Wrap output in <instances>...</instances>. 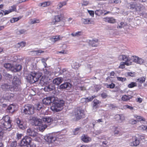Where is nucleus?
<instances>
[{
  "mask_svg": "<svg viewBox=\"0 0 147 147\" xmlns=\"http://www.w3.org/2000/svg\"><path fill=\"white\" fill-rule=\"evenodd\" d=\"M54 102H53L51 109L55 112L61 111L63 108L64 102L62 100L55 97Z\"/></svg>",
  "mask_w": 147,
  "mask_h": 147,
  "instance_id": "obj_1",
  "label": "nucleus"
},
{
  "mask_svg": "<svg viewBox=\"0 0 147 147\" xmlns=\"http://www.w3.org/2000/svg\"><path fill=\"white\" fill-rule=\"evenodd\" d=\"M32 139L29 136H26L24 137L19 143V146L21 147H35V145L32 144Z\"/></svg>",
  "mask_w": 147,
  "mask_h": 147,
  "instance_id": "obj_2",
  "label": "nucleus"
},
{
  "mask_svg": "<svg viewBox=\"0 0 147 147\" xmlns=\"http://www.w3.org/2000/svg\"><path fill=\"white\" fill-rule=\"evenodd\" d=\"M39 74L35 72H32L26 76L27 81L30 83H34L39 79Z\"/></svg>",
  "mask_w": 147,
  "mask_h": 147,
  "instance_id": "obj_3",
  "label": "nucleus"
},
{
  "mask_svg": "<svg viewBox=\"0 0 147 147\" xmlns=\"http://www.w3.org/2000/svg\"><path fill=\"white\" fill-rule=\"evenodd\" d=\"M12 84H13V90L15 91H19L21 90V80L19 78L16 76H15L12 80Z\"/></svg>",
  "mask_w": 147,
  "mask_h": 147,
  "instance_id": "obj_4",
  "label": "nucleus"
},
{
  "mask_svg": "<svg viewBox=\"0 0 147 147\" xmlns=\"http://www.w3.org/2000/svg\"><path fill=\"white\" fill-rule=\"evenodd\" d=\"M24 113L26 115H32L34 113V107L30 104H27L24 107Z\"/></svg>",
  "mask_w": 147,
  "mask_h": 147,
  "instance_id": "obj_5",
  "label": "nucleus"
},
{
  "mask_svg": "<svg viewBox=\"0 0 147 147\" xmlns=\"http://www.w3.org/2000/svg\"><path fill=\"white\" fill-rule=\"evenodd\" d=\"M15 121L20 129L24 130L27 127V122L26 121H21L18 118H16Z\"/></svg>",
  "mask_w": 147,
  "mask_h": 147,
  "instance_id": "obj_6",
  "label": "nucleus"
},
{
  "mask_svg": "<svg viewBox=\"0 0 147 147\" xmlns=\"http://www.w3.org/2000/svg\"><path fill=\"white\" fill-rule=\"evenodd\" d=\"M73 116L75 117L74 118V120H78L82 118L84 116L83 112L81 110L78 109L75 111L73 114Z\"/></svg>",
  "mask_w": 147,
  "mask_h": 147,
  "instance_id": "obj_7",
  "label": "nucleus"
},
{
  "mask_svg": "<svg viewBox=\"0 0 147 147\" xmlns=\"http://www.w3.org/2000/svg\"><path fill=\"white\" fill-rule=\"evenodd\" d=\"M51 80V77L49 76H42L40 79L39 83L42 86H45Z\"/></svg>",
  "mask_w": 147,
  "mask_h": 147,
  "instance_id": "obj_8",
  "label": "nucleus"
},
{
  "mask_svg": "<svg viewBox=\"0 0 147 147\" xmlns=\"http://www.w3.org/2000/svg\"><path fill=\"white\" fill-rule=\"evenodd\" d=\"M44 89L45 91L47 92L55 90L56 92V94H58L59 92V90H56L55 86L53 83H51L47 85L45 87Z\"/></svg>",
  "mask_w": 147,
  "mask_h": 147,
  "instance_id": "obj_9",
  "label": "nucleus"
},
{
  "mask_svg": "<svg viewBox=\"0 0 147 147\" xmlns=\"http://www.w3.org/2000/svg\"><path fill=\"white\" fill-rule=\"evenodd\" d=\"M55 97L51 96L45 98L42 100V102L43 104L45 105H50L51 103H52L53 102H54Z\"/></svg>",
  "mask_w": 147,
  "mask_h": 147,
  "instance_id": "obj_10",
  "label": "nucleus"
},
{
  "mask_svg": "<svg viewBox=\"0 0 147 147\" xmlns=\"http://www.w3.org/2000/svg\"><path fill=\"white\" fill-rule=\"evenodd\" d=\"M27 134L33 138H35L38 136V133L36 129H29L27 130Z\"/></svg>",
  "mask_w": 147,
  "mask_h": 147,
  "instance_id": "obj_11",
  "label": "nucleus"
},
{
  "mask_svg": "<svg viewBox=\"0 0 147 147\" xmlns=\"http://www.w3.org/2000/svg\"><path fill=\"white\" fill-rule=\"evenodd\" d=\"M11 123V121L7 122H3L2 121H1L2 126L4 130L10 131L12 129Z\"/></svg>",
  "mask_w": 147,
  "mask_h": 147,
  "instance_id": "obj_12",
  "label": "nucleus"
},
{
  "mask_svg": "<svg viewBox=\"0 0 147 147\" xmlns=\"http://www.w3.org/2000/svg\"><path fill=\"white\" fill-rule=\"evenodd\" d=\"M44 139L49 143H53L55 141L56 138L54 137L52 134H49L45 137Z\"/></svg>",
  "mask_w": 147,
  "mask_h": 147,
  "instance_id": "obj_13",
  "label": "nucleus"
},
{
  "mask_svg": "<svg viewBox=\"0 0 147 147\" xmlns=\"http://www.w3.org/2000/svg\"><path fill=\"white\" fill-rule=\"evenodd\" d=\"M22 68V67L21 65L17 64L14 66L11 65L10 70L12 72H16L20 71Z\"/></svg>",
  "mask_w": 147,
  "mask_h": 147,
  "instance_id": "obj_14",
  "label": "nucleus"
},
{
  "mask_svg": "<svg viewBox=\"0 0 147 147\" xmlns=\"http://www.w3.org/2000/svg\"><path fill=\"white\" fill-rule=\"evenodd\" d=\"M71 84L69 83L68 82H65L61 84L59 86L60 89H69L71 87Z\"/></svg>",
  "mask_w": 147,
  "mask_h": 147,
  "instance_id": "obj_15",
  "label": "nucleus"
},
{
  "mask_svg": "<svg viewBox=\"0 0 147 147\" xmlns=\"http://www.w3.org/2000/svg\"><path fill=\"white\" fill-rule=\"evenodd\" d=\"M42 122L41 119H38L34 117L32 119L33 125L35 126H38L40 124H41Z\"/></svg>",
  "mask_w": 147,
  "mask_h": 147,
  "instance_id": "obj_16",
  "label": "nucleus"
},
{
  "mask_svg": "<svg viewBox=\"0 0 147 147\" xmlns=\"http://www.w3.org/2000/svg\"><path fill=\"white\" fill-rule=\"evenodd\" d=\"M42 122L48 124L53 121V119L50 117L44 116L41 118Z\"/></svg>",
  "mask_w": 147,
  "mask_h": 147,
  "instance_id": "obj_17",
  "label": "nucleus"
},
{
  "mask_svg": "<svg viewBox=\"0 0 147 147\" xmlns=\"http://www.w3.org/2000/svg\"><path fill=\"white\" fill-rule=\"evenodd\" d=\"M133 141L130 144L131 146H136L140 144L139 140L135 137H134L132 138Z\"/></svg>",
  "mask_w": 147,
  "mask_h": 147,
  "instance_id": "obj_18",
  "label": "nucleus"
},
{
  "mask_svg": "<svg viewBox=\"0 0 147 147\" xmlns=\"http://www.w3.org/2000/svg\"><path fill=\"white\" fill-rule=\"evenodd\" d=\"M115 118L119 123H121L125 120L124 117L122 115H116L115 116Z\"/></svg>",
  "mask_w": 147,
  "mask_h": 147,
  "instance_id": "obj_19",
  "label": "nucleus"
},
{
  "mask_svg": "<svg viewBox=\"0 0 147 147\" xmlns=\"http://www.w3.org/2000/svg\"><path fill=\"white\" fill-rule=\"evenodd\" d=\"M63 80V78L61 77H57L54 79L53 81L54 84L59 85L61 84Z\"/></svg>",
  "mask_w": 147,
  "mask_h": 147,
  "instance_id": "obj_20",
  "label": "nucleus"
},
{
  "mask_svg": "<svg viewBox=\"0 0 147 147\" xmlns=\"http://www.w3.org/2000/svg\"><path fill=\"white\" fill-rule=\"evenodd\" d=\"M133 61L136 63L142 64L144 63V60L141 58H139L138 57H134Z\"/></svg>",
  "mask_w": 147,
  "mask_h": 147,
  "instance_id": "obj_21",
  "label": "nucleus"
},
{
  "mask_svg": "<svg viewBox=\"0 0 147 147\" xmlns=\"http://www.w3.org/2000/svg\"><path fill=\"white\" fill-rule=\"evenodd\" d=\"M104 21L110 23H114L115 22V19L111 17H106L103 18Z\"/></svg>",
  "mask_w": 147,
  "mask_h": 147,
  "instance_id": "obj_22",
  "label": "nucleus"
},
{
  "mask_svg": "<svg viewBox=\"0 0 147 147\" xmlns=\"http://www.w3.org/2000/svg\"><path fill=\"white\" fill-rule=\"evenodd\" d=\"M119 59L121 61L123 60L127 62L130 60L127 56L123 55H119Z\"/></svg>",
  "mask_w": 147,
  "mask_h": 147,
  "instance_id": "obj_23",
  "label": "nucleus"
},
{
  "mask_svg": "<svg viewBox=\"0 0 147 147\" xmlns=\"http://www.w3.org/2000/svg\"><path fill=\"white\" fill-rule=\"evenodd\" d=\"M98 40L97 39H93L89 42V44L92 47H96L98 45Z\"/></svg>",
  "mask_w": 147,
  "mask_h": 147,
  "instance_id": "obj_24",
  "label": "nucleus"
},
{
  "mask_svg": "<svg viewBox=\"0 0 147 147\" xmlns=\"http://www.w3.org/2000/svg\"><path fill=\"white\" fill-rule=\"evenodd\" d=\"M2 86L3 88H4L6 89H10V90H12V89H13V86L11 85L10 83L4 84Z\"/></svg>",
  "mask_w": 147,
  "mask_h": 147,
  "instance_id": "obj_25",
  "label": "nucleus"
},
{
  "mask_svg": "<svg viewBox=\"0 0 147 147\" xmlns=\"http://www.w3.org/2000/svg\"><path fill=\"white\" fill-rule=\"evenodd\" d=\"M90 138L87 135H83L81 137V140L84 142L87 143L90 141Z\"/></svg>",
  "mask_w": 147,
  "mask_h": 147,
  "instance_id": "obj_26",
  "label": "nucleus"
},
{
  "mask_svg": "<svg viewBox=\"0 0 147 147\" xmlns=\"http://www.w3.org/2000/svg\"><path fill=\"white\" fill-rule=\"evenodd\" d=\"M62 18L63 16L61 15L55 16L53 19V22H59Z\"/></svg>",
  "mask_w": 147,
  "mask_h": 147,
  "instance_id": "obj_27",
  "label": "nucleus"
},
{
  "mask_svg": "<svg viewBox=\"0 0 147 147\" xmlns=\"http://www.w3.org/2000/svg\"><path fill=\"white\" fill-rule=\"evenodd\" d=\"M137 118L138 121H142V123H143L144 124L146 123V122L145 120V119L143 117L140 116H135Z\"/></svg>",
  "mask_w": 147,
  "mask_h": 147,
  "instance_id": "obj_28",
  "label": "nucleus"
},
{
  "mask_svg": "<svg viewBox=\"0 0 147 147\" xmlns=\"http://www.w3.org/2000/svg\"><path fill=\"white\" fill-rule=\"evenodd\" d=\"M93 67V66L91 65H87L86 67L85 71L86 73H89L91 72V68Z\"/></svg>",
  "mask_w": 147,
  "mask_h": 147,
  "instance_id": "obj_29",
  "label": "nucleus"
},
{
  "mask_svg": "<svg viewBox=\"0 0 147 147\" xmlns=\"http://www.w3.org/2000/svg\"><path fill=\"white\" fill-rule=\"evenodd\" d=\"M132 97L130 95L128 96L124 95L122 96L121 99L123 101H127L129 100Z\"/></svg>",
  "mask_w": 147,
  "mask_h": 147,
  "instance_id": "obj_30",
  "label": "nucleus"
},
{
  "mask_svg": "<svg viewBox=\"0 0 147 147\" xmlns=\"http://www.w3.org/2000/svg\"><path fill=\"white\" fill-rule=\"evenodd\" d=\"M1 121H2L3 122H7L11 121L8 115H6L5 117H3Z\"/></svg>",
  "mask_w": 147,
  "mask_h": 147,
  "instance_id": "obj_31",
  "label": "nucleus"
},
{
  "mask_svg": "<svg viewBox=\"0 0 147 147\" xmlns=\"http://www.w3.org/2000/svg\"><path fill=\"white\" fill-rule=\"evenodd\" d=\"M82 22L84 24H92V22L91 21L90 19L89 18L82 19Z\"/></svg>",
  "mask_w": 147,
  "mask_h": 147,
  "instance_id": "obj_32",
  "label": "nucleus"
},
{
  "mask_svg": "<svg viewBox=\"0 0 147 147\" xmlns=\"http://www.w3.org/2000/svg\"><path fill=\"white\" fill-rule=\"evenodd\" d=\"M47 127V124H40L38 126V129L41 131H43Z\"/></svg>",
  "mask_w": 147,
  "mask_h": 147,
  "instance_id": "obj_33",
  "label": "nucleus"
},
{
  "mask_svg": "<svg viewBox=\"0 0 147 147\" xmlns=\"http://www.w3.org/2000/svg\"><path fill=\"white\" fill-rule=\"evenodd\" d=\"M51 41L54 43L56 42L59 40L60 39L59 36H53L51 39Z\"/></svg>",
  "mask_w": 147,
  "mask_h": 147,
  "instance_id": "obj_34",
  "label": "nucleus"
},
{
  "mask_svg": "<svg viewBox=\"0 0 147 147\" xmlns=\"http://www.w3.org/2000/svg\"><path fill=\"white\" fill-rule=\"evenodd\" d=\"M125 65H131V63H129L127 62H121L119 67L122 69L124 68L125 67Z\"/></svg>",
  "mask_w": 147,
  "mask_h": 147,
  "instance_id": "obj_35",
  "label": "nucleus"
},
{
  "mask_svg": "<svg viewBox=\"0 0 147 147\" xmlns=\"http://www.w3.org/2000/svg\"><path fill=\"white\" fill-rule=\"evenodd\" d=\"M105 12V10H102L100 9L97 10L95 11V14L98 16H100L103 14Z\"/></svg>",
  "mask_w": 147,
  "mask_h": 147,
  "instance_id": "obj_36",
  "label": "nucleus"
},
{
  "mask_svg": "<svg viewBox=\"0 0 147 147\" xmlns=\"http://www.w3.org/2000/svg\"><path fill=\"white\" fill-rule=\"evenodd\" d=\"M4 77L7 79L11 80L12 79V75L7 73H4L3 74Z\"/></svg>",
  "mask_w": 147,
  "mask_h": 147,
  "instance_id": "obj_37",
  "label": "nucleus"
},
{
  "mask_svg": "<svg viewBox=\"0 0 147 147\" xmlns=\"http://www.w3.org/2000/svg\"><path fill=\"white\" fill-rule=\"evenodd\" d=\"M71 66L72 68L75 69H77L80 66L79 64L76 62H74Z\"/></svg>",
  "mask_w": 147,
  "mask_h": 147,
  "instance_id": "obj_38",
  "label": "nucleus"
},
{
  "mask_svg": "<svg viewBox=\"0 0 147 147\" xmlns=\"http://www.w3.org/2000/svg\"><path fill=\"white\" fill-rule=\"evenodd\" d=\"M67 4L66 1H64L60 2L58 5L57 8L59 9L61 8L64 5H66Z\"/></svg>",
  "mask_w": 147,
  "mask_h": 147,
  "instance_id": "obj_39",
  "label": "nucleus"
},
{
  "mask_svg": "<svg viewBox=\"0 0 147 147\" xmlns=\"http://www.w3.org/2000/svg\"><path fill=\"white\" fill-rule=\"evenodd\" d=\"M82 128L81 127H79L76 128L73 131L74 134L76 135L78 133L81 131Z\"/></svg>",
  "mask_w": 147,
  "mask_h": 147,
  "instance_id": "obj_40",
  "label": "nucleus"
},
{
  "mask_svg": "<svg viewBox=\"0 0 147 147\" xmlns=\"http://www.w3.org/2000/svg\"><path fill=\"white\" fill-rule=\"evenodd\" d=\"M51 4L50 1L45 2L44 3H41L40 6L42 7H44L49 5Z\"/></svg>",
  "mask_w": 147,
  "mask_h": 147,
  "instance_id": "obj_41",
  "label": "nucleus"
},
{
  "mask_svg": "<svg viewBox=\"0 0 147 147\" xmlns=\"http://www.w3.org/2000/svg\"><path fill=\"white\" fill-rule=\"evenodd\" d=\"M43 71L45 74L44 76H47L51 77V72L48 71L47 69L46 68L45 69H43Z\"/></svg>",
  "mask_w": 147,
  "mask_h": 147,
  "instance_id": "obj_42",
  "label": "nucleus"
},
{
  "mask_svg": "<svg viewBox=\"0 0 147 147\" xmlns=\"http://www.w3.org/2000/svg\"><path fill=\"white\" fill-rule=\"evenodd\" d=\"M13 94L12 93H8L6 94L5 95V97L8 100L11 99V98H13Z\"/></svg>",
  "mask_w": 147,
  "mask_h": 147,
  "instance_id": "obj_43",
  "label": "nucleus"
},
{
  "mask_svg": "<svg viewBox=\"0 0 147 147\" xmlns=\"http://www.w3.org/2000/svg\"><path fill=\"white\" fill-rule=\"evenodd\" d=\"M40 20L38 19H31L30 20V23L31 24L38 23L40 22Z\"/></svg>",
  "mask_w": 147,
  "mask_h": 147,
  "instance_id": "obj_44",
  "label": "nucleus"
},
{
  "mask_svg": "<svg viewBox=\"0 0 147 147\" xmlns=\"http://www.w3.org/2000/svg\"><path fill=\"white\" fill-rule=\"evenodd\" d=\"M4 67L7 69L10 70L11 67V65L9 63H5L4 64Z\"/></svg>",
  "mask_w": 147,
  "mask_h": 147,
  "instance_id": "obj_45",
  "label": "nucleus"
},
{
  "mask_svg": "<svg viewBox=\"0 0 147 147\" xmlns=\"http://www.w3.org/2000/svg\"><path fill=\"white\" fill-rule=\"evenodd\" d=\"M43 107L42 103H39L35 105V108L38 110H39L40 109L42 108Z\"/></svg>",
  "mask_w": 147,
  "mask_h": 147,
  "instance_id": "obj_46",
  "label": "nucleus"
},
{
  "mask_svg": "<svg viewBox=\"0 0 147 147\" xmlns=\"http://www.w3.org/2000/svg\"><path fill=\"white\" fill-rule=\"evenodd\" d=\"M136 86V83L135 82H132L128 85V87L129 88H132Z\"/></svg>",
  "mask_w": 147,
  "mask_h": 147,
  "instance_id": "obj_47",
  "label": "nucleus"
},
{
  "mask_svg": "<svg viewBox=\"0 0 147 147\" xmlns=\"http://www.w3.org/2000/svg\"><path fill=\"white\" fill-rule=\"evenodd\" d=\"M25 42H22L20 43H18L16 45V46L18 48L23 47L25 46Z\"/></svg>",
  "mask_w": 147,
  "mask_h": 147,
  "instance_id": "obj_48",
  "label": "nucleus"
},
{
  "mask_svg": "<svg viewBox=\"0 0 147 147\" xmlns=\"http://www.w3.org/2000/svg\"><path fill=\"white\" fill-rule=\"evenodd\" d=\"M146 78L144 77H142L137 79V81L142 84L145 82Z\"/></svg>",
  "mask_w": 147,
  "mask_h": 147,
  "instance_id": "obj_49",
  "label": "nucleus"
},
{
  "mask_svg": "<svg viewBox=\"0 0 147 147\" xmlns=\"http://www.w3.org/2000/svg\"><path fill=\"white\" fill-rule=\"evenodd\" d=\"M20 18H12L10 20V22L12 23H13L16 22L17 21L20 19Z\"/></svg>",
  "mask_w": 147,
  "mask_h": 147,
  "instance_id": "obj_50",
  "label": "nucleus"
},
{
  "mask_svg": "<svg viewBox=\"0 0 147 147\" xmlns=\"http://www.w3.org/2000/svg\"><path fill=\"white\" fill-rule=\"evenodd\" d=\"M138 129L139 130H145L147 129V126H145L144 125H142L141 126H139L138 128Z\"/></svg>",
  "mask_w": 147,
  "mask_h": 147,
  "instance_id": "obj_51",
  "label": "nucleus"
},
{
  "mask_svg": "<svg viewBox=\"0 0 147 147\" xmlns=\"http://www.w3.org/2000/svg\"><path fill=\"white\" fill-rule=\"evenodd\" d=\"M136 4H130L128 6V8L131 9L133 10L136 9Z\"/></svg>",
  "mask_w": 147,
  "mask_h": 147,
  "instance_id": "obj_52",
  "label": "nucleus"
},
{
  "mask_svg": "<svg viewBox=\"0 0 147 147\" xmlns=\"http://www.w3.org/2000/svg\"><path fill=\"white\" fill-rule=\"evenodd\" d=\"M26 31V30L24 29H21L18 31L17 33L18 35H20L24 34Z\"/></svg>",
  "mask_w": 147,
  "mask_h": 147,
  "instance_id": "obj_53",
  "label": "nucleus"
},
{
  "mask_svg": "<svg viewBox=\"0 0 147 147\" xmlns=\"http://www.w3.org/2000/svg\"><path fill=\"white\" fill-rule=\"evenodd\" d=\"M13 107V106L12 105H10L7 107V109L9 111V112L12 114L14 112V111H11V110L12 109V107Z\"/></svg>",
  "mask_w": 147,
  "mask_h": 147,
  "instance_id": "obj_54",
  "label": "nucleus"
},
{
  "mask_svg": "<svg viewBox=\"0 0 147 147\" xmlns=\"http://www.w3.org/2000/svg\"><path fill=\"white\" fill-rule=\"evenodd\" d=\"M101 96L102 98H105L107 97V95L106 92L103 91L101 94Z\"/></svg>",
  "mask_w": 147,
  "mask_h": 147,
  "instance_id": "obj_55",
  "label": "nucleus"
},
{
  "mask_svg": "<svg viewBox=\"0 0 147 147\" xmlns=\"http://www.w3.org/2000/svg\"><path fill=\"white\" fill-rule=\"evenodd\" d=\"M117 79L118 80L123 82L126 80V79L125 78H122L121 77H117Z\"/></svg>",
  "mask_w": 147,
  "mask_h": 147,
  "instance_id": "obj_56",
  "label": "nucleus"
},
{
  "mask_svg": "<svg viewBox=\"0 0 147 147\" xmlns=\"http://www.w3.org/2000/svg\"><path fill=\"white\" fill-rule=\"evenodd\" d=\"M93 99V98L92 97H91L89 98H82L83 100H86L88 102L92 101Z\"/></svg>",
  "mask_w": 147,
  "mask_h": 147,
  "instance_id": "obj_57",
  "label": "nucleus"
},
{
  "mask_svg": "<svg viewBox=\"0 0 147 147\" xmlns=\"http://www.w3.org/2000/svg\"><path fill=\"white\" fill-rule=\"evenodd\" d=\"M16 9V8L15 6H12L10 7L9 10L10 12L13 11H15Z\"/></svg>",
  "mask_w": 147,
  "mask_h": 147,
  "instance_id": "obj_58",
  "label": "nucleus"
},
{
  "mask_svg": "<svg viewBox=\"0 0 147 147\" xmlns=\"http://www.w3.org/2000/svg\"><path fill=\"white\" fill-rule=\"evenodd\" d=\"M124 26V23L123 22H121L119 25L117 26V28H123Z\"/></svg>",
  "mask_w": 147,
  "mask_h": 147,
  "instance_id": "obj_59",
  "label": "nucleus"
},
{
  "mask_svg": "<svg viewBox=\"0 0 147 147\" xmlns=\"http://www.w3.org/2000/svg\"><path fill=\"white\" fill-rule=\"evenodd\" d=\"M129 123L132 124H134L136 123L137 121L133 119H131L129 121Z\"/></svg>",
  "mask_w": 147,
  "mask_h": 147,
  "instance_id": "obj_60",
  "label": "nucleus"
},
{
  "mask_svg": "<svg viewBox=\"0 0 147 147\" xmlns=\"http://www.w3.org/2000/svg\"><path fill=\"white\" fill-rule=\"evenodd\" d=\"M93 105L98 106L99 104V101L96 99L94 100L93 102Z\"/></svg>",
  "mask_w": 147,
  "mask_h": 147,
  "instance_id": "obj_61",
  "label": "nucleus"
},
{
  "mask_svg": "<svg viewBox=\"0 0 147 147\" xmlns=\"http://www.w3.org/2000/svg\"><path fill=\"white\" fill-rule=\"evenodd\" d=\"M22 136L23 135L22 134L18 133L16 134V138L18 140L20 139L21 138Z\"/></svg>",
  "mask_w": 147,
  "mask_h": 147,
  "instance_id": "obj_62",
  "label": "nucleus"
},
{
  "mask_svg": "<svg viewBox=\"0 0 147 147\" xmlns=\"http://www.w3.org/2000/svg\"><path fill=\"white\" fill-rule=\"evenodd\" d=\"M115 85L113 83H112L111 84L108 85L107 86L108 88H114Z\"/></svg>",
  "mask_w": 147,
  "mask_h": 147,
  "instance_id": "obj_63",
  "label": "nucleus"
},
{
  "mask_svg": "<svg viewBox=\"0 0 147 147\" xmlns=\"http://www.w3.org/2000/svg\"><path fill=\"white\" fill-rule=\"evenodd\" d=\"M102 133V131L100 130H97L94 132V134L96 135H98Z\"/></svg>",
  "mask_w": 147,
  "mask_h": 147,
  "instance_id": "obj_64",
  "label": "nucleus"
}]
</instances>
